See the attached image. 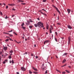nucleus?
<instances>
[{"label": "nucleus", "instance_id": "20", "mask_svg": "<svg viewBox=\"0 0 74 74\" xmlns=\"http://www.w3.org/2000/svg\"><path fill=\"white\" fill-rule=\"evenodd\" d=\"M29 74H32V71H30V70H29Z\"/></svg>", "mask_w": 74, "mask_h": 74}, {"label": "nucleus", "instance_id": "23", "mask_svg": "<svg viewBox=\"0 0 74 74\" xmlns=\"http://www.w3.org/2000/svg\"><path fill=\"white\" fill-rule=\"evenodd\" d=\"M24 23H23L21 25L22 27L24 26Z\"/></svg>", "mask_w": 74, "mask_h": 74}, {"label": "nucleus", "instance_id": "25", "mask_svg": "<svg viewBox=\"0 0 74 74\" xmlns=\"http://www.w3.org/2000/svg\"><path fill=\"white\" fill-rule=\"evenodd\" d=\"M22 28L23 29H26V27H23V26L22 27Z\"/></svg>", "mask_w": 74, "mask_h": 74}, {"label": "nucleus", "instance_id": "34", "mask_svg": "<svg viewBox=\"0 0 74 74\" xmlns=\"http://www.w3.org/2000/svg\"><path fill=\"white\" fill-rule=\"evenodd\" d=\"M35 74H37L38 73L37 72H33Z\"/></svg>", "mask_w": 74, "mask_h": 74}, {"label": "nucleus", "instance_id": "28", "mask_svg": "<svg viewBox=\"0 0 74 74\" xmlns=\"http://www.w3.org/2000/svg\"><path fill=\"white\" fill-rule=\"evenodd\" d=\"M55 34H56V35L57 36H58V33L57 32H55Z\"/></svg>", "mask_w": 74, "mask_h": 74}, {"label": "nucleus", "instance_id": "42", "mask_svg": "<svg viewBox=\"0 0 74 74\" xmlns=\"http://www.w3.org/2000/svg\"><path fill=\"white\" fill-rule=\"evenodd\" d=\"M3 33L4 34H9V33H5V32H4Z\"/></svg>", "mask_w": 74, "mask_h": 74}, {"label": "nucleus", "instance_id": "63", "mask_svg": "<svg viewBox=\"0 0 74 74\" xmlns=\"http://www.w3.org/2000/svg\"><path fill=\"white\" fill-rule=\"evenodd\" d=\"M17 74H19V72H17Z\"/></svg>", "mask_w": 74, "mask_h": 74}, {"label": "nucleus", "instance_id": "31", "mask_svg": "<svg viewBox=\"0 0 74 74\" xmlns=\"http://www.w3.org/2000/svg\"><path fill=\"white\" fill-rule=\"evenodd\" d=\"M5 61L7 63L8 62V60L7 59L5 60Z\"/></svg>", "mask_w": 74, "mask_h": 74}, {"label": "nucleus", "instance_id": "16", "mask_svg": "<svg viewBox=\"0 0 74 74\" xmlns=\"http://www.w3.org/2000/svg\"><path fill=\"white\" fill-rule=\"evenodd\" d=\"M29 28H30V29H32V28H33V26L32 25H30L29 26Z\"/></svg>", "mask_w": 74, "mask_h": 74}, {"label": "nucleus", "instance_id": "24", "mask_svg": "<svg viewBox=\"0 0 74 74\" xmlns=\"http://www.w3.org/2000/svg\"><path fill=\"white\" fill-rule=\"evenodd\" d=\"M55 40L56 42H58V40L57 38H55Z\"/></svg>", "mask_w": 74, "mask_h": 74}, {"label": "nucleus", "instance_id": "43", "mask_svg": "<svg viewBox=\"0 0 74 74\" xmlns=\"http://www.w3.org/2000/svg\"><path fill=\"white\" fill-rule=\"evenodd\" d=\"M65 73H66V72H62V74H65Z\"/></svg>", "mask_w": 74, "mask_h": 74}, {"label": "nucleus", "instance_id": "53", "mask_svg": "<svg viewBox=\"0 0 74 74\" xmlns=\"http://www.w3.org/2000/svg\"><path fill=\"white\" fill-rule=\"evenodd\" d=\"M12 10L15 11V10L14 8H13L12 9Z\"/></svg>", "mask_w": 74, "mask_h": 74}, {"label": "nucleus", "instance_id": "58", "mask_svg": "<svg viewBox=\"0 0 74 74\" xmlns=\"http://www.w3.org/2000/svg\"><path fill=\"white\" fill-rule=\"evenodd\" d=\"M25 54L26 55H27V52H25Z\"/></svg>", "mask_w": 74, "mask_h": 74}, {"label": "nucleus", "instance_id": "18", "mask_svg": "<svg viewBox=\"0 0 74 74\" xmlns=\"http://www.w3.org/2000/svg\"><path fill=\"white\" fill-rule=\"evenodd\" d=\"M15 4H10V6H14L15 5Z\"/></svg>", "mask_w": 74, "mask_h": 74}, {"label": "nucleus", "instance_id": "12", "mask_svg": "<svg viewBox=\"0 0 74 74\" xmlns=\"http://www.w3.org/2000/svg\"><path fill=\"white\" fill-rule=\"evenodd\" d=\"M3 49L5 50V51H6L7 49V47H3Z\"/></svg>", "mask_w": 74, "mask_h": 74}, {"label": "nucleus", "instance_id": "50", "mask_svg": "<svg viewBox=\"0 0 74 74\" xmlns=\"http://www.w3.org/2000/svg\"><path fill=\"white\" fill-rule=\"evenodd\" d=\"M23 37H22V38L23 39H24V37H25V34H23Z\"/></svg>", "mask_w": 74, "mask_h": 74}, {"label": "nucleus", "instance_id": "14", "mask_svg": "<svg viewBox=\"0 0 74 74\" xmlns=\"http://www.w3.org/2000/svg\"><path fill=\"white\" fill-rule=\"evenodd\" d=\"M34 26H35V27H37L38 26V24H34Z\"/></svg>", "mask_w": 74, "mask_h": 74}, {"label": "nucleus", "instance_id": "37", "mask_svg": "<svg viewBox=\"0 0 74 74\" xmlns=\"http://www.w3.org/2000/svg\"><path fill=\"white\" fill-rule=\"evenodd\" d=\"M66 66V64H65L64 65H63V66H61V67H64V66Z\"/></svg>", "mask_w": 74, "mask_h": 74}, {"label": "nucleus", "instance_id": "41", "mask_svg": "<svg viewBox=\"0 0 74 74\" xmlns=\"http://www.w3.org/2000/svg\"><path fill=\"white\" fill-rule=\"evenodd\" d=\"M12 32V30H11L10 31H8V32Z\"/></svg>", "mask_w": 74, "mask_h": 74}, {"label": "nucleus", "instance_id": "62", "mask_svg": "<svg viewBox=\"0 0 74 74\" xmlns=\"http://www.w3.org/2000/svg\"><path fill=\"white\" fill-rule=\"evenodd\" d=\"M38 19V21H40V18H38V19Z\"/></svg>", "mask_w": 74, "mask_h": 74}, {"label": "nucleus", "instance_id": "3", "mask_svg": "<svg viewBox=\"0 0 74 74\" xmlns=\"http://www.w3.org/2000/svg\"><path fill=\"white\" fill-rule=\"evenodd\" d=\"M68 44H70V41H71V38L70 37V36L68 37Z\"/></svg>", "mask_w": 74, "mask_h": 74}, {"label": "nucleus", "instance_id": "55", "mask_svg": "<svg viewBox=\"0 0 74 74\" xmlns=\"http://www.w3.org/2000/svg\"><path fill=\"white\" fill-rule=\"evenodd\" d=\"M56 71H58V72H59V71L58 70V69H56Z\"/></svg>", "mask_w": 74, "mask_h": 74}, {"label": "nucleus", "instance_id": "13", "mask_svg": "<svg viewBox=\"0 0 74 74\" xmlns=\"http://www.w3.org/2000/svg\"><path fill=\"white\" fill-rule=\"evenodd\" d=\"M68 53H64L62 55V56H65L66 55H67Z\"/></svg>", "mask_w": 74, "mask_h": 74}, {"label": "nucleus", "instance_id": "52", "mask_svg": "<svg viewBox=\"0 0 74 74\" xmlns=\"http://www.w3.org/2000/svg\"><path fill=\"white\" fill-rule=\"evenodd\" d=\"M10 55L11 56L12 55V54L11 53H10Z\"/></svg>", "mask_w": 74, "mask_h": 74}, {"label": "nucleus", "instance_id": "57", "mask_svg": "<svg viewBox=\"0 0 74 74\" xmlns=\"http://www.w3.org/2000/svg\"><path fill=\"white\" fill-rule=\"evenodd\" d=\"M58 20H59V16L58 17Z\"/></svg>", "mask_w": 74, "mask_h": 74}, {"label": "nucleus", "instance_id": "15", "mask_svg": "<svg viewBox=\"0 0 74 74\" xmlns=\"http://www.w3.org/2000/svg\"><path fill=\"white\" fill-rule=\"evenodd\" d=\"M65 62H66V59H64L62 62V63H64Z\"/></svg>", "mask_w": 74, "mask_h": 74}, {"label": "nucleus", "instance_id": "10", "mask_svg": "<svg viewBox=\"0 0 74 74\" xmlns=\"http://www.w3.org/2000/svg\"><path fill=\"white\" fill-rule=\"evenodd\" d=\"M46 28L47 29V30H48L49 29V25H48L47 24L46 26Z\"/></svg>", "mask_w": 74, "mask_h": 74}, {"label": "nucleus", "instance_id": "2", "mask_svg": "<svg viewBox=\"0 0 74 74\" xmlns=\"http://www.w3.org/2000/svg\"><path fill=\"white\" fill-rule=\"evenodd\" d=\"M53 7L54 8H55L56 11H57L58 12V13H59V14H60L61 13H60V11L58 9V8H57V7H56L55 6L53 5Z\"/></svg>", "mask_w": 74, "mask_h": 74}, {"label": "nucleus", "instance_id": "36", "mask_svg": "<svg viewBox=\"0 0 74 74\" xmlns=\"http://www.w3.org/2000/svg\"><path fill=\"white\" fill-rule=\"evenodd\" d=\"M21 4H22V5H25V3H21Z\"/></svg>", "mask_w": 74, "mask_h": 74}, {"label": "nucleus", "instance_id": "5", "mask_svg": "<svg viewBox=\"0 0 74 74\" xmlns=\"http://www.w3.org/2000/svg\"><path fill=\"white\" fill-rule=\"evenodd\" d=\"M21 69L22 71H26V69L24 68V67H21Z\"/></svg>", "mask_w": 74, "mask_h": 74}, {"label": "nucleus", "instance_id": "29", "mask_svg": "<svg viewBox=\"0 0 74 74\" xmlns=\"http://www.w3.org/2000/svg\"><path fill=\"white\" fill-rule=\"evenodd\" d=\"M65 71H66V72L68 73H70V72H69V71L66 70H65Z\"/></svg>", "mask_w": 74, "mask_h": 74}, {"label": "nucleus", "instance_id": "21", "mask_svg": "<svg viewBox=\"0 0 74 74\" xmlns=\"http://www.w3.org/2000/svg\"><path fill=\"white\" fill-rule=\"evenodd\" d=\"M51 29V30H53V27H52V25H50Z\"/></svg>", "mask_w": 74, "mask_h": 74}, {"label": "nucleus", "instance_id": "46", "mask_svg": "<svg viewBox=\"0 0 74 74\" xmlns=\"http://www.w3.org/2000/svg\"><path fill=\"white\" fill-rule=\"evenodd\" d=\"M47 71H48L46 70V71L45 72V73H46V74L48 73V72H47Z\"/></svg>", "mask_w": 74, "mask_h": 74}, {"label": "nucleus", "instance_id": "59", "mask_svg": "<svg viewBox=\"0 0 74 74\" xmlns=\"http://www.w3.org/2000/svg\"><path fill=\"white\" fill-rule=\"evenodd\" d=\"M51 37H52L53 38V34H52L51 35Z\"/></svg>", "mask_w": 74, "mask_h": 74}, {"label": "nucleus", "instance_id": "7", "mask_svg": "<svg viewBox=\"0 0 74 74\" xmlns=\"http://www.w3.org/2000/svg\"><path fill=\"white\" fill-rule=\"evenodd\" d=\"M67 11L68 12V14H69L70 13V12L71 11V10L69 9H67Z\"/></svg>", "mask_w": 74, "mask_h": 74}, {"label": "nucleus", "instance_id": "64", "mask_svg": "<svg viewBox=\"0 0 74 74\" xmlns=\"http://www.w3.org/2000/svg\"><path fill=\"white\" fill-rule=\"evenodd\" d=\"M68 67L69 68H71V66H69Z\"/></svg>", "mask_w": 74, "mask_h": 74}, {"label": "nucleus", "instance_id": "8", "mask_svg": "<svg viewBox=\"0 0 74 74\" xmlns=\"http://www.w3.org/2000/svg\"><path fill=\"white\" fill-rule=\"evenodd\" d=\"M10 63H12V64H14V63L15 62H14V60H12V61H11V60H10Z\"/></svg>", "mask_w": 74, "mask_h": 74}, {"label": "nucleus", "instance_id": "1", "mask_svg": "<svg viewBox=\"0 0 74 74\" xmlns=\"http://www.w3.org/2000/svg\"><path fill=\"white\" fill-rule=\"evenodd\" d=\"M37 25H38V27H40V26H40L42 27H44V26H43V23H42L41 22L39 21L37 23Z\"/></svg>", "mask_w": 74, "mask_h": 74}, {"label": "nucleus", "instance_id": "30", "mask_svg": "<svg viewBox=\"0 0 74 74\" xmlns=\"http://www.w3.org/2000/svg\"><path fill=\"white\" fill-rule=\"evenodd\" d=\"M13 33H14L15 35H16V36L18 35V34H16V33L15 32H13Z\"/></svg>", "mask_w": 74, "mask_h": 74}, {"label": "nucleus", "instance_id": "27", "mask_svg": "<svg viewBox=\"0 0 74 74\" xmlns=\"http://www.w3.org/2000/svg\"><path fill=\"white\" fill-rule=\"evenodd\" d=\"M0 14L1 15H3V13L1 11H0Z\"/></svg>", "mask_w": 74, "mask_h": 74}, {"label": "nucleus", "instance_id": "40", "mask_svg": "<svg viewBox=\"0 0 74 74\" xmlns=\"http://www.w3.org/2000/svg\"><path fill=\"white\" fill-rule=\"evenodd\" d=\"M57 25H61V23H57Z\"/></svg>", "mask_w": 74, "mask_h": 74}, {"label": "nucleus", "instance_id": "35", "mask_svg": "<svg viewBox=\"0 0 74 74\" xmlns=\"http://www.w3.org/2000/svg\"><path fill=\"white\" fill-rule=\"evenodd\" d=\"M47 1V0H43L42 1L43 2H46V1Z\"/></svg>", "mask_w": 74, "mask_h": 74}, {"label": "nucleus", "instance_id": "45", "mask_svg": "<svg viewBox=\"0 0 74 74\" xmlns=\"http://www.w3.org/2000/svg\"><path fill=\"white\" fill-rule=\"evenodd\" d=\"M38 58V57L37 56H36V59H37Z\"/></svg>", "mask_w": 74, "mask_h": 74}, {"label": "nucleus", "instance_id": "33", "mask_svg": "<svg viewBox=\"0 0 74 74\" xmlns=\"http://www.w3.org/2000/svg\"><path fill=\"white\" fill-rule=\"evenodd\" d=\"M11 58H12V57H11V56H9V59H11Z\"/></svg>", "mask_w": 74, "mask_h": 74}, {"label": "nucleus", "instance_id": "56", "mask_svg": "<svg viewBox=\"0 0 74 74\" xmlns=\"http://www.w3.org/2000/svg\"><path fill=\"white\" fill-rule=\"evenodd\" d=\"M9 22H10V23H12V21H10V20L9 21Z\"/></svg>", "mask_w": 74, "mask_h": 74}, {"label": "nucleus", "instance_id": "51", "mask_svg": "<svg viewBox=\"0 0 74 74\" xmlns=\"http://www.w3.org/2000/svg\"><path fill=\"white\" fill-rule=\"evenodd\" d=\"M3 64H5V61H3Z\"/></svg>", "mask_w": 74, "mask_h": 74}, {"label": "nucleus", "instance_id": "39", "mask_svg": "<svg viewBox=\"0 0 74 74\" xmlns=\"http://www.w3.org/2000/svg\"><path fill=\"white\" fill-rule=\"evenodd\" d=\"M9 40H10V41H13V40H12V39H11V38H9Z\"/></svg>", "mask_w": 74, "mask_h": 74}, {"label": "nucleus", "instance_id": "17", "mask_svg": "<svg viewBox=\"0 0 74 74\" xmlns=\"http://www.w3.org/2000/svg\"><path fill=\"white\" fill-rule=\"evenodd\" d=\"M49 32H50V33H52V31L51 30V28H50Z\"/></svg>", "mask_w": 74, "mask_h": 74}, {"label": "nucleus", "instance_id": "19", "mask_svg": "<svg viewBox=\"0 0 74 74\" xmlns=\"http://www.w3.org/2000/svg\"><path fill=\"white\" fill-rule=\"evenodd\" d=\"M8 34L9 35V36H10V37H13V35H12V34Z\"/></svg>", "mask_w": 74, "mask_h": 74}, {"label": "nucleus", "instance_id": "4", "mask_svg": "<svg viewBox=\"0 0 74 74\" xmlns=\"http://www.w3.org/2000/svg\"><path fill=\"white\" fill-rule=\"evenodd\" d=\"M50 41L49 40H47L45 41H44V45L45 44H47L48 42H49Z\"/></svg>", "mask_w": 74, "mask_h": 74}, {"label": "nucleus", "instance_id": "22", "mask_svg": "<svg viewBox=\"0 0 74 74\" xmlns=\"http://www.w3.org/2000/svg\"><path fill=\"white\" fill-rule=\"evenodd\" d=\"M13 51L12 50H11L9 51V52L10 53H13Z\"/></svg>", "mask_w": 74, "mask_h": 74}, {"label": "nucleus", "instance_id": "47", "mask_svg": "<svg viewBox=\"0 0 74 74\" xmlns=\"http://www.w3.org/2000/svg\"><path fill=\"white\" fill-rule=\"evenodd\" d=\"M7 18H8V17H7V16H6L5 17V19H7Z\"/></svg>", "mask_w": 74, "mask_h": 74}, {"label": "nucleus", "instance_id": "11", "mask_svg": "<svg viewBox=\"0 0 74 74\" xmlns=\"http://www.w3.org/2000/svg\"><path fill=\"white\" fill-rule=\"evenodd\" d=\"M32 68L34 70H35V71H37L38 70L36 68H34V67H33V66H32Z\"/></svg>", "mask_w": 74, "mask_h": 74}, {"label": "nucleus", "instance_id": "32", "mask_svg": "<svg viewBox=\"0 0 74 74\" xmlns=\"http://www.w3.org/2000/svg\"><path fill=\"white\" fill-rule=\"evenodd\" d=\"M9 40V39H7L6 40H5V41H8Z\"/></svg>", "mask_w": 74, "mask_h": 74}, {"label": "nucleus", "instance_id": "49", "mask_svg": "<svg viewBox=\"0 0 74 74\" xmlns=\"http://www.w3.org/2000/svg\"><path fill=\"white\" fill-rule=\"evenodd\" d=\"M20 2H22L23 3V2H24V1H23L20 0Z\"/></svg>", "mask_w": 74, "mask_h": 74}, {"label": "nucleus", "instance_id": "26", "mask_svg": "<svg viewBox=\"0 0 74 74\" xmlns=\"http://www.w3.org/2000/svg\"><path fill=\"white\" fill-rule=\"evenodd\" d=\"M29 21H30V22H33V21L32 20V19H29Z\"/></svg>", "mask_w": 74, "mask_h": 74}, {"label": "nucleus", "instance_id": "54", "mask_svg": "<svg viewBox=\"0 0 74 74\" xmlns=\"http://www.w3.org/2000/svg\"><path fill=\"white\" fill-rule=\"evenodd\" d=\"M54 0H51L52 2L53 3L54 2L53 1Z\"/></svg>", "mask_w": 74, "mask_h": 74}, {"label": "nucleus", "instance_id": "6", "mask_svg": "<svg viewBox=\"0 0 74 74\" xmlns=\"http://www.w3.org/2000/svg\"><path fill=\"white\" fill-rule=\"evenodd\" d=\"M67 27L69 29H72V27L70 25H67Z\"/></svg>", "mask_w": 74, "mask_h": 74}, {"label": "nucleus", "instance_id": "38", "mask_svg": "<svg viewBox=\"0 0 74 74\" xmlns=\"http://www.w3.org/2000/svg\"><path fill=\"white\" fill-rule=\"evenodd\" d=\"M18 1L17 2L18 3H20V0H17Z\"/></svg>", "mask_w": 74, "mask_h": 74}, {"label": "nucleus", "instance_id": "44", "mask_svg": "<svg viewBox=\"0 0 74 74\" xmlns=\"http://www.w3.org/2000/svg\"><path fill=\"white\" fill-rule=\"evenodd\" d=\"M8 8V5H6V9H7Z\"/></svg>", "mask_w": 74, "mask_h": 74}, {"label": "nucleus", "instance_id": "61", "mask_svg": "<svg viewBox=\"0 0 74 74\" xmlns=\"http://www.w3.org/2000/svg\"><path fill=\"white\" fill-rule=\"evenodd\" d=\"M15 16V15H13L12 16V17H13L14 16Z\"/></svg>", "mask_w": 74, "mask_h": 74}, {"label": "nucleus", "instance_id": "48", "mask_svg": "<svg viewBox=\"0 0 74 74\" xmlns=\"http://www.w3.org/2000/svg\"><path fill=\"white\" fill-rule=\"evenodd\" d=\"M34 55V54H31V56H33Z\"/></svg>", "mask_w": 74, "mask_h": 74}, {"label": "nucleus", "instance_id": "9", "mask_svg": "<svg viewBox=\"0 0 74 74\" xmlns=\"http://www.w3.org/2000/svg\"><path fill=\"white\" fill-rule=\"evenodd\" d=\"M27 22H26L25 23L26 25H29V24H30V21H27Z\"/></svg>", "mask_w": 74, "mask_h": 74}, {"label": "nucleus", "instance_id": "60", "mask_svg": "<svg viewBox=\"0 0 74 74\" xmlns=\"http://www.w3.org/2000/svg\"><path fill=\"white\" fill-rule=\"evenodd\" d=\"M34 47H36V45H34Z\"/></svg>", "mask_w": 74, "mask_h": 74}]
</instances>
